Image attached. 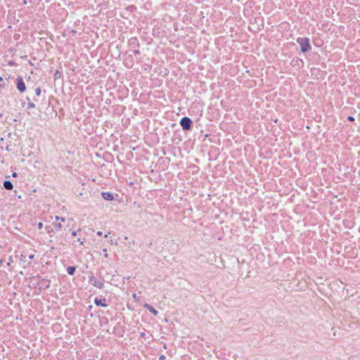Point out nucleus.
Segmentation results:
<instances>
[{"label":"nucleus","instance_id":"4468645a","mask_svg":"<svg viewBox=\"0 0 360 360\" xmlns=\"http://www.w3.org/2000/svg\"><path fill=\"white\" fill-rule=\"evenodd\" d=\"M62 77V73L59 70H56L53 75V78L55 80L60 78Z\"/></svg>","mask_w":360,"mask_h":360},{"label":"nucleus","instance_id":"6ab92c4d","mask_svg":"<svg viewBox=\"0 0 360 360\" xmlns=\"http://www.w3.org/2000/svg\"><path fill=\"white\" fill-rule=\"evenodd\" d=\"M103 252L104 253V257L105 258H108V253L107 249L106 248L103 249Z\"/></svg>","mask_w":360,"mask_h":360},{"label":"nucleus","instance_id":"4be33fe9","mask_svg":"<svg viewBox=\"0 0 360 360\" xmlns=\"http://www.w3.org/2000/svg\"><path fill=\"white\" fill-rule=\"evenodd\" d=\"M13 261L12 257H9V258H8V263H7V265H8V266H10V265H11V263H13Z\"/></svg>","mask_w":360,"mask_h":360},{"label":"nucleus","instance_id":"c85d7f7f","mask_svg":"<svg viewBox=\"0 0 360 360\" xmlns=\"http://www.w3.org/2000/svg\"><path fill=\"white\" fill-rule=\"evenodd\" d=\"M96 234H97V236H102V235H103V233H102V231H98L96 233Z\"/></svg>","mask_w":360,"mask_h":360},{"label":"nucleus","instance_id":"f704fd0d","mask_svg":"<svg viewBox=\"0 0 360 360\" xmlns=\"http://www.w3.org/2000/svg\"><path fill=\"white\" fill-rule=\"evenodd\" d=\"M3 116V114L0 112V117Z\"/></svg>","mask_w":360,"mask_h":360},{"label":"nucleus","instance_id":"a878e982","mask_svg":"<svg viewBox=\"0 0 360 360\" xmlns=\"http://www.w3.org/2000/svg\"><path fill=\"white\" fill-rule=\"evenodd\" d=\"M56 220H59V219H60V221H65V219H64V218H63V217H58V216H56Z\"/></svg>","mask_w":360,"mask_h":360},{"label":"nucleus","instance_id":"393cba45","mask_svg":"<svg viewBox=\"0 0 360 360\" xmlns=\"http://www.w3.org/2000/svg\"><path fill=\"white\" fill-rule=\"evenodd\" d=\"M166 356L164 354H162L159 357V360H165Z\"/></svg>","mask_w":360,"mask_h":360},{"label":"nucleus","instance_id":"412c9836","mask_svg":"<svg viewBox=\"0 0 360 360\" xmlns=\"http://www.w3.org/2000/svg\"><path fill=\"white\" fill-rule=\"evenodd\" d=\"M347 120L349 122H354V117L353 116H348L347 117Z\"/></svg>","mask_w":360,"mask_h":360},{"label":"nucleus","instance_id":"7c9ffc66","mask_svg":"<svg viewBox=\"0 0 360 360\" xmlns=\"http://www.w3.org/2000/svg\"><path fill=\"white\" fill-rule=\"evenodd\" d=\"M110 233V232H108L107 234H105V237L107 238L108 236V235Z\"/></svg>","mask_w":360,"mask_h":360},{"label":"nucleus","instance_id":"f3484780","mask_svg":"<svg viewBox=\"0 0 360 360\" xmlns=\"http://www.w3.org/2000/svg\"><path fill=\"white\" fill-rule=\"evenodd\" d=\"M34 91L37 96H39L41 92L40 87H37Z\"/></svg>","mask_w":360,"mask_h":360},{"label":"nucleus","instance_id":"72a5a7b5","mask_svg":"<svg viewBox=\"0 0 360 360\" xmlns=\"http://www.w3.org/2000/svg\"><path fill=\"white\" fill-rule=\"evenodd\" d=\"M110 243L113 244V240L112 239L110 240Z\"/></svg>","mask_w":360,"mask_h":360},{"label":"nucleus","instance_id":"2f4dec72","mask_svg":"<svg viewBox=\"0 0 360 360\" xmlns=\"http://www.w3.org/2000/svg\"><path fill=\"white\" fill-rule=\"evenodd\" d=\"M3 264V260L1 259H0V266L2 265Z\"/></svg>","mask_w":360,"mask_h":360},{"label":"nucleus","instance_id":"423d86ee","mask_svg":"<svg viewBox=\"0 0 360 360\" xmlns=\"http://www.w3.org/2000/svg\"><path fill=\"white\" fill-rule=\"evenodd\" d=\"M124 64L127 68H132L134 65V58L131 55H129L125 59Z\"/></svg>","mask_w":360,"mask_h":360},{"label":"nucleus","instance_id":"20e7f679","mask_svg":"<svg viewBox=\"0 0 360 360\" xmlns=\"http://www.w3.org/2000/svg\"><path fill=\"white\" fill-rule=\"evenodd\" d=\"M128 47L130 50L138 49L140 46V43L136 37L129 39L127 42Z\"/></svg>","mask_w":360,"mask_h":360},{"label":"nucleus","instance_id":"9d476101","mask_svg":"<svg viewBox=\"0 0 360 360\" xmlns=\"http://www.w3.org/2000/svg\"><path fill=\"white\" fill-rule=\"evenodd\" d=\"M4 188L6 190H12L13 188V184L11 181H4L3 183Z\"/></svg>","mask_w":360,"mask_h":360},{"label":"nucleus","instance_id":"39448f33","mask_svg":"<svg viewBox=\"0 0 360 360\" xmlns=\"http://www.w3.org/2000/svg\"><path fill=\"white\" fill-rule=\"evenodd\" d=\"M16 87L20 93H23L26 91V85L22 77L20 76L16 78Z\"/></svg>","mask_w":360,"mask_h":360},{"label":"nucleus","instance_id":"b1692460","mask_svg":"<svg viewBox=\"0 0 360 360\" xmlns=\"http://www.w3.org/2000/svg\"><path fill=\"white\" fill-rule=\"evenodd\" d=\"M133 298L135 300V301H139V297L136 295V293H134L132 295Z\"/></svg>","mask_w":360,"mask_h":360},{"label":"nucleus","instance_id":"cd10ccee","mask_svg":"<svg viewBox=\"0 0 360 360\" xmlns=\"http://www.w3.org/2000/svg\"><path fill=\"white\" fill-rule=\"evenodd\" d=\"M28 257H29L30 259H33L34 258V255L31 254V255H29Z\"/></svg>","mask_w":360,"mask_h":360},{"label":"nucleus","instance_id":"f03ea898","mask_svg":"<svg viewBox=\"0 0 360 360\" xmlns=\"http://www.w3.org/2000/svg\"><path fill=\"white\" fill-rule=\"evenodd\" d=\"M179 124L184 131H189L192 129L193 122L190 117H182L179 122Z\"/></svg>","mask_w":360,"mask_h":360},{"label":"nucleus","instance_id":"dca6fc26","mask_svg":"<svg viewBox=\"0 0 360 360\" xmlns=\"http://www.w3.org/2000/svg\"><path fill=\"white\" fill-rule=\"evenodd\" d=\"M35 107H36V105L34 102H28V103H27L28 109L34 108Z\"/></svg>","mask_w":360,"mask_h":360},{"label":"nucleus","instance_id":"ddd939ff","mask_svg":"<svg viewBox=\"0 0 360 360\" xmlns=\"http://www.w3.org/2000/svg\"><path fill=\"white\" fill-rule=\"evenodd\" d=\"M46 232L50 236H52V233L53 232V229L51 226H46L45 227Z\"/></svg>","mask_w":360,"mask_h":360},{"label":"nucleus","instance_id":"9b49d317","mask_svg":"<svg viewBox=\"0 0 360 360\" xmlns=\"http://www.w3.org/2000/svg\"><path fill=\"white\" fill-rule=\"evenodd\" d=\"M75 271H76L75 266H70L67 268V273L70 276L74 275L75 273Z\"/></svg>","mask_w":360,"mask_h":360},{"label":"nucleus","instance_id":"473e14b6","mask_svg":"<svg viewBox=\"0 0 360 360\" xmlns=\"http://www.w3.org/2000/svg\"><path fill=\"white\" fill-rule=\"evenodd\" d=\"M26 100H27L28 102H31V101H30V98H29V97H27V98H26Z\"/></svg>","mask_w":360,"mask_h":360},{"label":"nucleus","instance_id":"0eeeda50","mask_svg":"<svg viewBox=\"0 0 360 360\" xmlns=\"http://www.w3.org/2000/svg\"><path fill=\"white\" fill-rule=\"evenodd\" d=\"M101 196L106 200H112L114 199L113 194L109 191H103L101 193Z\"/></svg>","mask_w":360,"mask_h":360},{"label":"nucleus","instance_id":"f8f14e48","mask_svg":"<svg viewBox=\"0 0 360 360\" xmlns=\"http://www.w3.org/2000/svg\"><path fill=\"white\" fill-rule=\"evenodd\" d=\"M41 283H42L43 285L44 286V288L46 289V288H49V285H50V281L49 280L43 278L41 280Z\"/></svg>","mask_w":360,"mask_h":360},{"label":"nucleus","instance_id":"aec40b11","mask_svg":"<svg viewBox=\"0 0 360 360\" xmlns=\"http://www.w3.org/2000/svg\"><path fill=\"white\" fill-rule=\"evenodd\" d=\"M85 240H86V239H85V238H83L82 240L81 238H78V239H77V241H79V244H80V245H83V244H84V243L85 242Z\"/></svg>","mask_w":360,"mask_h":360},{"label":"nucleus","instance_id":"a211bd4d","mask_svg":"<svg viewBox=\"0 0 360 360\" xmlns=\"http://www.w3.org/2000/svg\"><path fill=\"white\" fill-rule=\"evenodd\" d=\"M133 53L135 56L140 55V51L138 49H133Z\"/></svg>","mask_w":360,"mask_h":360},{"label":"nucleus","instance_id":"1a4fd4ad","mask_svg":"<svg viewBox=\"0 0 360 360\" xmlns=\"http://www.w3.org/2000/svg\"><path fill=\"white\" fill-rule=\"evenodd\" d=\"M143 307L145 309H146L147 310H148L150 313H152L155 316H157L158 314V311L156 310L153 307H152L151 305H150L148 303H146L143 305Z\"/></svg>","mask_w":360,"mask_h":360},{"label":"nucleus","instance_id":"2eb2a0df","mask_svg":"<svg viewBox=\"0 0 360 360\" xmlns=\"http://www.w3.org/2000/svg\"><path fill=\"white\" fill-rule=\"evenodd\" d=\"M52 224L56 231H59L62 228V224L60 223L53 222Z\"/></svg>","mask_w":360,"mask_h":360},{"label":"nucleus","instance_id":"bb28decb","mask_svg":"<svg viewBox=\"0 0 360 360\" xmlns=\"http://www.w3.org/2000/svg\"><path fill=\"white\" fill-rule=\"evenodd\" d=\"M77 231H72V233H71V235H72V236H77Z\"/></svg>","mask_w":360,"mask_h":360},{"label":"nucleus","instance_id":"6e6552de","mask_svg":"<svg viewBox=\"0 0 360 360\" xmlns=\"http://www.w3.org/2000/svg\"><path fill=\"white\" fill-rule=\"evenodd\" d=\"M94 304L96 306H101L103 307H107V304L105 303V299H100V298L96 297L94 299Z\"/></svg>","mask_w":360,"mask_h":360},{"label":"nucleus","instance_id":"7ed1b4c3","mask_svg":"<svg viewBox=\"0 0 360 360\" xmlns=\"http://www.w3.org/2000/svg\"><path fill=\"white\" fill-rule=\"evenodd\" d=\"M89 282L90 284L99 289H103L104 288L103 282L98 280L94 275H91L89 277Z\"/></svg>","mask_w":360,"mask_h":360},{"label":"nucleus","instance_id":"f257e3e1","mask_svg":"<svg viewBox=\"0 0 360 360\" xmlns=\"http://www.w3.org/2000/svg\"><path fill=\"white\" fill-rule=\"evenodd\" d=\"M297 43L300 46V50L302 53H306L311 50V46L309 42V39L307 37H298Z\"/></svg>","mask_w":360,"mask_h":360},{"label":"nucleus","instance_id":"5701e85b","mask_svg":"<svg viewBox=\"0 0 360 360\" xmlns=\"http://www.w3.org/2000/svg\"><path fill=\"white\" fill-rule=\"evenodd\" d=\"M43 226H44V224H43V223H42V222H41V221H39V222L37 224V226H38V228H39V229H42V228H43Z\"/></svg>","mask_w":360,"mask_h":360},{"label":"nucleus","instance_id":"c756f323","mask_svg":"<svg viewBox=\"0 0 360 360\" xmlns=\"http://www.w3.org/2000/svg\"><path fill=\"white\" fill-rule=\"evenodd\" d=\"M17 176H18V174L16 172H13L12 173V176L13 177H17Z\"/></svg>","mask_w":360,"mask_h":360}]
</instances>
